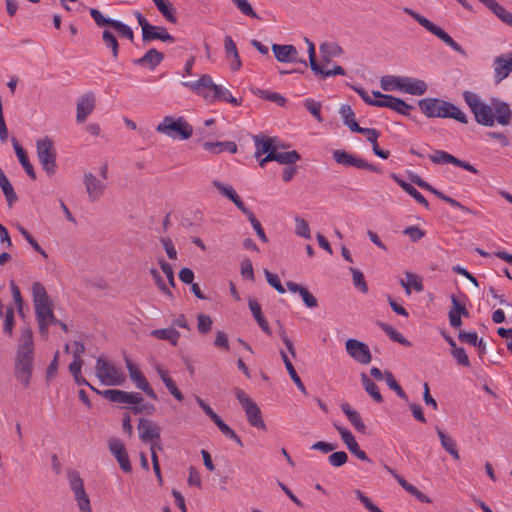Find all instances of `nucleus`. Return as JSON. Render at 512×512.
Segmentation results:
<instances>
[{"instance_id": "3", "label": "nucleus", "mask_w": 512, "mask_h": 512, "mask_svg": "<svg viewBox=\"0 0 512 512\" xmlns=\"http://www.w3.org/2000/svg\"><path fill=\"white\" fill-rule=\"evenodd\" d=\"M421 112L428 118H452L460 123H468L466 114L456 105L438 98H424L418 102Z\"/></svg>"}, {"instance_id": "44", "label": "nucleus", "mask_w": 512, "mask_h": 512, "mask_svg": "<svg viewBox=\"0 0 512 512\" xmlns=\"http://www.w3.org/2000/svg\"><path fill=\"white\" fill-rule=\"evenodd\" d=\"M102 40L106 47L111 49L113 58L117 59L119 54V43L115 35L109 30H104L102 33Z\"/></svg>"}, {"instance_id": "7", "label": "nucleus", "mask_w": 512, "mask_h": 512, "mask_svg": "<svg viewBox=\"0 0 512 512\" xmlns=\"http://www.w3.org/2000/svg\"><path fill=\"white\" fill-rule=\"evenodd\" d=\"M95 371L99 380L108 386L122 385L126 380L124 372L103 357L97 358Z\"/></svg>"}, {"instance_id": "34", "label": "nucleus", "mask_w": 512, "mask_h": 512, "mask_svg": "<svg viewBox=\"0 0 512 512\" xmlns=\"http://www.w3.org/2000/svg\"><path fill=\"white\" fill-rule=\"evenodd\" d=\"M203 148H204V150L209 151L214 154H219L223 151H228L232 154L237 152V145L233 141L205 142L203 144Z\"/></svg>"}, {"instance_id": "42", "label": "nucleus", "mask_w": 512, "mask_h": 512, "mask_svg": "<svg viewBox=\"0 0 512 512\" xmlns=\"http://www.w3.org/2000/svg\"><path fill=\"white\" fill-rule=\"evenodd\" d=\"M300 159V154L293 150L287 152H273V160L284 165H292Z\"/></svg>"}, {"instance_id": "1", "label": "nucleus", "mask_w": 512, "mask_h": 512, "mask_svg": "<svg viewBox=\"0 0 512 512\" xmlns=\"http://www.w3.org/2000/svg\"><path fill=\"white\" fill-rule=\"evenodd\" d=\"M34 371V341L29 327L21 329L14 362V377L24 387L30 386Z\"/></svg>"}, {"instance_id": "47", "label": "nucleus", "mask_w": 512, "mask_h": 512, "mask_svg": "<svg viewBox=\"0 0 512 512\" xmlns=\"http://www.w3.org/2000/svg\"><path fill=\"white\" fill-rule=\"evenodd\" d=\"M380 327L394 342L400 343L402 345H410V342L392 326L385 323H380Z\"/></svg>"}, {"instance_id": "62", "label": "nucleus", "mask_w": 512, "mask_h": 512, "mask_svg": "<svg viewBox=\"0 0 512 512\" xmlns=\"http://www.w3.org/2000/svg\"><path fill=\"white\" fill-rule=\"evenodd\" d=\"M350 271L352 273V279L355 287H357L361 292L367 293L368 286L363 273L356 268H350Z\"/></svg>"}, {"instance_id": "58", "label": "nucleus", "mask_w": 512, "mask_h": 512, "mask_svg": "<svg viewBox=\"0 0 512 512\" xmlns=\"http://www.w3.org/2000/svg\"><path fill=\"white\" fill-rule=\"evenodd\" d=\"M304 107L316 118L318 122L323 121L321 116L322 105L320 102H317L312 98H307L304 101Z\"/></svg>"}, {"instance_id": "60", "label": "nucleus", "mask_w": 512, "mask_h": 512, "mask_svg": "<svg viewBox=\"0 0 512 512\" xmlns=\"http://www.w3.org/2000/svg\"><path fill=\"white\" fill-rule=\"evenodd\" d=\"M125 392L126 391H122V390H118V389H107V390L100 392L99 394H101L104 398H106L107 400H109L111 402L124 403Z\"/></svg>"}, {"instance_id": "39", "label": "nucleus", "mask_w": 512, "mask_h": 512, "mask_svg": "<svg viewBox=\"0 0 512 512\" xmlns=\"http://www.w3.org/2000/svg\"><path fill=\"white\" fill-rule=\"evenodd\" d=\"M281 354V358L285 364V367L291 377V379L293 380V382L295 383V385L297 386V388L303 393V394H307V390L301 380V378L298 376L294 366L292 365L291 361L289 360L287 354L284 352V351H281L280 352Z\"/></svg>"}, {"instance_id": "61", "label": "nucleus", "mask_w": 512, "mask_h": 512, "mask_svg": "<svg viewBox=\"0 0 512 512\" xmlns=\"http://www.w3.org/2000/svg\"><path fill=\"white\" fill-rule=\"evenodd\" d=\"M90 15L99 27L110 26L113 27V23H115V19L106 18L98 9L91 8Z\"/></svg>"}, {"instance_id": "37", "label": "nucleus", "mask_w": 512, "mask_h": 512, "mask_svg": "<svg viewBox=\"0 0 512 512\" xmlns=\"http://www.w3.org/2000/svg\"><path fill=\"white\" fill-rule=\"evenodd\" d=\"M436 432L445 451H447L455 460H459L460 455L454 439L439 428L436 429Z\"/></svg>"}, {"instance_id": "48", "label": "nucleus", "mask_w": 512, "mask_h": 512, "mask_svg": "<svg viewBox=\"0 0 512 512\" xmlns=\"http://www.w3.org/2000/svg\"><path fill=\"white\" fill-rule=\"evenodd\" d=\"M243 214H245L248 218V220L250 221L253 229L255 230L257 236L263 241V242H267L268 239L266 237V234L264 232V229L262 228V225L261 223L257 220V218L255 217L254 213L249 210L248 208L242 212Z\"/></svg>"}, {"instance_id": "46", "label": "nucleus", "mask_w": 512, "mask_h": 512, "mask_svg": "<svg viewBox=\"0 0 512 512\" xmlns=\"http://www.w3.org/2000/svg\"><path fill=\"white\" fill-rule=\"evenodd\" d=\"M32 296H33L34 305L39 304V303H47L50 301L45 287L39 282L33 283Z\"/></svg>"}, {"instance_id": "30", "label": "nucleus", "mask_w": 512, "mask_h": 512, "mask_svg": "<svg viewBox=\"0 0 512 512\" xmlns=\"http://www.w3.org/2000/svg\"><path fill=\"white\" fill-rule=\"evenodd\" d=\"M142 39L143 42H150L153 40H160L163 42H174V37L167 32L166 28L161 26H155V29H144Z\"/></svg>"}, {"instance_id": "25", "label": "nucleus", "mask_w": 512, "mask_h": 512, "mask_svg": "<svg viewBox=\"0 0 512 512\" xmlns=\"http://www.w3.org/2000/svg\"><path fill=\"white\" fill-rule=\"evenodd\" d=\"M164 59V54L155 48L149 49L141 58L134 59V65L154 70Z\"/></svg>"}, {"instance_id": "38", "label": "nucleus", "mask_w": 512, "mask_h": 512, "mask_svg": "<svg viewBox=\"0 0 512 512\" xmlns=\"http://www.w3.org/2000/svg\"><path fill=\"white\" fill-rule=\"evenodd\" d=\"M405 276L406 280L401 279L400 282L407 295L411 294V288H413L417 292L423 291L424 286L422 284L421 279L417 275L411 272H406Z\"/></svg>"}, {"instance_id": "57", "label": "nucleus", "mask_w": 512, "mask_h": 512, "mask_svg": "<svg viewBox=\"0 0 512 512\" xmlns=\"http://www.w3.org/2000/svg\"><path fill=\"white\" fill-rule=\"evenodd\" d=\"M385 381L390 389H392L400 398L407 400V395L389 371L385 372Z\"/></svg>"}, {"instance_id": "32", "label": "nucleus", "mask_w": 512, "mask_h": 512, "mask_svg": "<svg viewBox=\"0 0 512 512\" xmlns=\"http://www.w3.org/2000/svg\"><path fill=\"white\" fill-rule=\"evenodd\" d=\"M12 145L15 150L16 156L19 159L20 164L24 168L25 172L29 177H31L33 180L36 179V173L34 171L33 166L29 162L28 156L22 146L19 144L18 140L16 138H12Z\"/></svg>"}, {"instance_id": "53", "label": "nucleus", "mask_w": 512, "mask_h": 512, "mask_svg": "<svg viewBox=\"0 0 512 512\" xmlns=\"http://www.w3.org/2000/svg\"><path fill=\"white\" fill-rule=\"evenodd\" d=\"M4 316H5V319H4V324H3V332L9 336H12L13 327L15 325L13 306H9L6 308Z\"/></svg>"}, {"instance_id": "21", "label": "nucleus", "mask_w": 512, "mask_h": 512, "mask_svg": "<svg viewBox=\"0 0 512 512\" xmlns=\"http://www.w3.org/2000/svg\"><path fill=\"white\" fill-rule=\"evenodd\" d=\"M139 437L142 442L157 440L160 441L161 429L159 425L149 419L141 418L138 424Z\"/></svg>"}, {"instance_id": "52", "label": "nucleus", "mask_w": 512, "mask_h": 512, "mask_svg": "<svg viewBox=\"0 0 512 512\" xmlns=\"http://www.w3.org/2000/svg\"><path fill=\"white\" fill-rule=\"evenodd\" d=\"M458 338L461 342L468 343L472 346H483V349L486 347L485 342L482 339H478L476 332L461 331L458 335Z\"/></svg>"}, {"instance_id": "56", "label": "nucleus", "mask_w": 512, "mask_h": 512, "mask_svg": "<svg viewBox=\"0 0 512 512\" xmlns=\"http://www.w3.org/2000/svg\"><path fill=\"white\" fill-rule=\"evenodd\" d=\"M434 195L437 198L445 201L446 203H448L449 205H451L454 208H458V209H460L463 212L468 213V214H472L473 213V211L470 208H468L467 206H464L463 204H461L457 200L453 199L452 197L445 195L444 193H442L439 190L434 191Z\"/></svg>"}, {"instance_id": "6", "label": "nucleus", "mask_w": 512, "mask_h": 512, "mask_svg": "<svg viewBox=\"0 0 512 512\" xmlns=\"http://www.w3.org/2000/svg\"><path fill=\"white\" fill-rule=\"evenodd\" d=\"M403 11L414 18L422 27L427 29L433 35L437 36L440 40H442L446 45H448L451 49L456 51L457 53L467 56L465 50L441 27L437 26L429 19L425 18L421 14L410 8H404Z\"/></svg>"}, {"instance_id": "31", "label": "nucleus", "mask_w": 512, "mask_h": 512, "mask_svg": "<svg viewBox=\"0 0 512 512\" xmlns=\"http://www.w3.org/2000/svg\"><path fill=\"white\" fill-rule=\"evenodd\" d=\"M491 10L499 19L512 27V13L506 10L496 0H478Z\"/></svg>"}, {"instance_id": "22", "label": "nucleus", "mask_w": 512, "mask_h": 512, "mask_svg": "<svg viewBox=\"0 0 512 512\" xmlns=\"http://www.w3.org/2000/svg\"><path fill=\"white\" fill-rule=\"evenodd\" d=\"M399 91L410 95L421 96L426 93L427 84L424 80L418 78L401 76Z\"/></svg>"}, {"instance_id": "5", "label": "nucleus", "mask_w": 512, "mask_h": 512, "mask_svg": "<svg viewBox=\"0 0 512 512\" xmlns=\"http://www.w3.org/2000/svg\"><path fill=\"white\" fill-rule=\"evenodd\" d=\"M156 131L174 140H187L193 134V127L184 117L165 116L156 126Z\"/></svg>"}, {"instance_id": "33", "label": "nucleus", "mask_w": 512, "mask_h": 512, "mask_svg": "<svg viewBox=\"0 0 512 512\" xmlns=\"http://www.w3.org/2000/svg\"><path fill=\"white\" fill-rule=\"evenodd\" d=\"M319 51L321 54L322 62L329 63L332 58L339 57L343 50L337 43L324 42L320 45Z\"/></svg>"}, {"instance_id": "10", "label": "nucleus", "mask_w": 512, "mask_h": 512, "mask_svg": "<svg viewBox=\"0 0 512 512\" xmlns=\"http://www.w3.org/2000/svg\"><path fill=\"white\" fill-rule=\"evenodd\" d=\"M67 478L79 510L81 512H92L90 498L85 492L84 482L80 474L75 470H68Z\"/></svg>"}, {"instance_id": "2", "label": "nucleus", "mask_w": 512, "mask_h": 512, "mask_svg": "<svg viewBox=\"0 0 512 512\" xmlns=\"http://www.w3.org/2000/svg\"><path fill=\"white\" fill-rule=\"evenodd\" d=\"M182 85L211 102L216 100L224 101L233 106H240L242 104V99L238 100L232 96L229 90L215 84L212 77L208 74L202 75L197 81L182 82Z\"/></svg>"}, {"instance_id": "13", "label": "nucleus", "mask_w": 512, "mask_h": 512, "mask_svg": "<svg viewBox=\"0 0 512 512\" xmlns=\"http://www.w3.org/2000/svg\"><path fill=\"white\" fill-rule=\"evenodd\" d=\"M373 96L375 98H381V101L376 103V107L389 108L404 116H408L410 111L414 108L412 105L407 104L400 98L394 97L392 95L382 94L379 91H373Z\"/></svg>"}, {"instance_id": "16", "label": "nucleus", "mask_w": 512, "mask_h": 512, "mask_svg": "<svg viewBox=\"0 0 512 512\" xmlns=\"http://www.w3.org/2000/svg\"><path fill=\"white\" fill-rule=\"evenodd\" d=\"M431 162L435 164H453L457 167H461L473 174H478L479 171L469 162L460 160L455 156L445 152L443 150H435L433 154L429 155Z\"/></svg>"}, {"instance_id": "50", "label": "nucleus", "mask_w": 512, "mask_h": 512, "mask_svg": "<svg viewBox=\"0 0 512 512\" xmlns=\"http://www.w3.org/2000/svg\"><path fill=\"white\" fill-rule=\"evenodd\" d=\"M401 76L386 75L380 80L381 88L384 91L399 90Z\"/></svg>"}, {"instance_id": "18", "label": "nucleus", "mask_w": 512, "mask_h": 512, "mask_svg": "<svg viewBox=\"0 0 512 512\" xmlns=\"http://www.w3.org/2000/svg\"><path fill=\"white\" fill-rule=\"evenodd\" d=\"M272 51L279 62L301 63L304 66H307V62L305 60L298 58V51L293 45L273 44Z\"/></svg>"}, {"instance_id": "64", "label": "nucleus", "mask_w": 512, "mask_h": 512, "mask_svg": "<svg viewBox=\"0 0 512 512\" xmlns=\"http://www.w3.org/2000/svg\"><path fill=\"white\" fill-rule=\"evenodd\" d=\"M451 354L459 365L470 367V360L464 348L456 346L454 349H451Z\"/></svg>"}, {"instance_id": "24", "label": "nucleus", "mask_w": 512, "mask_h": 512, "mask_svg": "<svg viewBox=\"0 0 512 512\" xmlns=\"http://www.w3.org/2000/svg\"><path fill=\"white\" fill-rule=\"evenodd\" d=\"M95 107V96L89 92L82 95L77 101L76 121L84 123Z\"/></svg>"}, {"instance_id": "54", "label": "nucleus", "mask_w": 512, "mask_h": 512, "mask_svg": "<svg viewBox=\"0 0 512 512\" xmlns=\"http://www.w3.org/2000/svg\"><path fill=\"white\" fill-rule=\"evenodd\" d=\"M159 12L162 14V16L171 23H176L177 19L175 16V8L173 7L172 3L168 0H166L164 3L159 5L157 7Z\"/></svg>"}, {"instance_id": "17", "label": "nucleus", "mask_w": 512, "mask_h": 512, "mask_svg": "<svg viewBox=\"0 0 512 512\" xmlns=\"http://www.w3.org/2000/svg\"><path fill=\"white\" fill-rule=\"evenodd\" d=\"M125 361L130 378L135 383L136 387L142 390L151 399L157 400V395L141 371L132 363L129 358H126Z\"/></svg>"}, {"instance_id": "12", "label": "nucleus", "mask_w": 512, "mask_h": 512, "mask_svg": "<svg viewBox=\"0 0 512 512\" xmlns=\"http://www.w3.org/2000/svg\"><path fill=\"white\" fill-rule=\"evenodd\" d=\"M36 320L39 326L40 335L47 339L49 335L48 327L51 324H56V317L54 316L51 301L47 303H39L34 305Z\"/></svg>"}, {"instance_id": "8", "label": "nucleus", "mask_w": 512, "mask_h": 512, "mask_svg": "<svg viewBox=\"0 0 512 512\" xmlns=\"http://www.w3.org/2000/svg\"><path fill=\"white\" fill-rule=\"evenodd\" d=\"M235 396L245 411L250 425L261 430H266V424L263 421L260 408L257 404L240 388L235 389Z\"/></svg>"}, {"instance_id": "11", "label": "nucleus", "mask_w": 512, "mask_h": 512, "mask_svg": "<svg viewBox=\"0 0 512 512\" xmlns=\"http://www.w3.org/2000/svg\"><path fill=\"white\" fill-rule=\"evenodd\" d=\"M333 159L337 164L345 167H355L358 169L370 170L376 173L382 172L378 166L370 164L365 159L356 157L345 150L338 149L333 151Z\"/></svg>"}, {"instance_id": "26", "label": "nucleus", "mask_w": 512, "mask_h": 512, "mask_svg": "<svg viewBox=\"0 0 512 512\" xmlns=\"http://www.w3.org/2000/svg\"><path fill=\"white\" fill-rule=\"evenodd\" d=\"M391 178L416 202L423 205L425 208H429V203L425 197L410 183L404 181L399 175L391 173Z\"/></svg>"}, {"instance_id": "45", "label": "nucleus", "mask_w": 512, "mask_h": 512, "mask_svg": "<svg viewBox=\"0 0 512 512\" xmlns=\"http://www.w3.org/2000/svg\"><path fill=\"white\" fill-rule=\"evenodd\" d=\"M344 124L352 131L355 132L353 125L358 124L355 120V113L352 110L351 106L345 104L340 107L339 111Z\"/></svg>"}, {"instance_id": "36", "label": "nucleus", "mask_w": 512, "mask_h": 512, "mask_svg": "<svg viewBox=\"0 0 512 512\" xmlns=\"http://www.w3.org/2000/svg\"><path fill=\"white\" fill-rule=\"evenodd\" d=\"M150 335L160 340H166L170 342L173 346L178 345V341L180 338V333L173 327L155 329L151 331Z\"/></svg>"}, {"instance_id": "43", "label": "nucleus", "mask_w": 512, "mask_h": 512, "mask_svg": "<svg viewBox=\"0 0 512 512\" xmlns=\"http://www.w3.org/2000/svg\"><path fill=\"white\" fill-rule=\"evenodd\" d=\"M252 92L254 93V95L258 96L259 98L269 100L271 102L276 103L279 106H284V104L286 103V99L277 92H271V91L263 90V89H259V88L252 90Z\"/></svg>"}, {"instance_id": "40", "label": "nucleus", "mask_w": 512, "mask_h": 512, "mask_svg": "<svg viewBox=\"0 0 512 512\" xmlns=\"http://www.w3.org/2000/svg\"><path fill=\"white\" fill-rule=\"evenodd\" d=\"M361 382L365 391L373 398L375 402H383V397L379 391L378 386L365 373L361 374Z\"/></svg>"}, {"instance_id": "41", "label": "nucleus", "mask_w": 512, "mask_h": 512, "mask_svg": "<svg viewBox=\"0 0 512 512\" xmlns=\"http://www.w3.org/2000/svg\"><path fill=\"white\" fill-rule=\"evenodd\" d=\"M333 425L340 434L342 441L346 444L350 452L354 451L356 448L359 447L354 435L351 433L350 430L337 423H334Z\"/></svg>"}, {"instance_id": "63", "label": "nucleus", "mask_w": 512, "mask_h": 512, "mask_svg": "<svg viewBox=\"0 0 512 512\" xmlns=\"http://www.w3.org/2000/svg\"><path fill=\"white\" fill-rule=\"evenodd\" d=\"M158 265L160 266L161 270L165 274L169 285L172 287H175V277H174V271L170 263H168L163 257L158 258L157 260Z\"/></svg>"}, {"instance_id": "23", "label": "nucleus", "mask_w": 512, "mask_h": 512, "mask_svg": "<svg viewBox=\"0 0 512 512\" xmlns=\"http://www.w3.org/2000/svg\"><path fill=\"white\" fill-rule=\"evenodd\" d=\"M490 102L493 107L495 121L502 126L509 125L512 120V110L509 103L498 98H491Z\"/></svg>"}, {"instance_id": "14", "label": "nucleus", "mask_w": 512, "mask_h": 512, "mask_svg": "<svg viewBox=\"0 0 512 512\" xmlns=\"http://www.w3.org/2000/svg\"><path fill=\"white\" fill-rule=\"evenodd\" d=\"M348 355L360 364H369L372 360L368 345L356 339H348L345 343Z\"/></svg>"}, {"instance_id": "28", "label": "nucleus", "mask_w": 512, "mask_h": 512, "mask_svg": "<svg viewBox=\"0 0 512 512\" xmlns=\"http://www.w3.org/2000/svg\"><path fill=\"white\" fill-rule=\"evenodd\" d=\"M214 187L225 197L230 199L236 207L241 211L244 212L247 207L245 206L244 202L241 200V198L238 196L236 191L233 189L232 186L224 185L218 180H214L213 182Z\"/></svg>"}, {"instance_id": "20", "label": "nucleus", "mask_w": 512, "mask_h": 512, "mask_svg": "<svg viewBox=\"0 0 512 512\" xmlns=\"http://www.w3.org/2000/svg\"><path fill=\"white\" fill-rule=\"evenodd\" d=\"M83 183L90 201L95 202L104 194L105 184L91 172L84 174Z\"/></svg>"}, {"instance_id": "29", "label": "nucleus", "mask_w": 512, "mask_h": 512, "mask_svg": "<svg viewBox=\"0 0 512 512\" xmlns=\"http://www.w3.org/2000/svg\"><path fill=\"white\" fill-rule=\"evenodd\" d=\"M341 410L357 432L362 434L366 433V426L358 411L353 409L347 402L341 404Z\"/></svg>"}, {"instance_id": "59", "label": "nucleus", "mask_w": 512, "mask_h": 512, "mask_svg": "<svg viewBox=\"0 0 512 512\" xmlns=\"http://www.w3.org/2000/svg\"><path fill=\"white\" fill-rule=\"evenodd\" d=\"M295 232L298 236H301L305 239L311 238L309 224L303 218H300V217L295 218Z\"/></svg>"}, {"instance_id": "19", "label": "nucleus", "mask_w": 512, "mask_h": 512, "mask_svg": "<svg viewBox=\"0 0 512 512\" xmlns=\"http://www.w3.org/2000/svg\"><path fill=\"white\" fill-rule=\"evenodd\" d=\"M493 67L494 81L499 84L512 72V53L497 56L494 59Z\"/></svg>"}, {"instance_id": "15", "label": "nucleus", "mask_w": 512, "mask_h": 512, "mask_svg": "<svg viewBox=\"0 0 512 512\" xmlns=\"http://www.w3.org/2000/svg\"><path fill=\"white\" fill-rule=\"evenodd\" d=\"M108 448L117 460L122 471L130 473L132 471V465L124 443L118 438L113 437L108 440Z\"/></svg>"}, {"instance_id": "51", "label": "nucleus", "mask_w": 512, "mask_h": 512, "mask_svg": "<svg viewBox=\"0 0 512 512\" xmlns=\"http://www.w3.org/2000/svg\"><path fill=\"white\" fill-rule=\"evenodd\" d=\"M150 274L155 282V285L157 286V288L166 296H168L169 298H172L173 297V294L172 292L170 291L169 287L165 284L163 278L161 277L160 275V272L152 267L150 269Z\"/></svg>"}, {"instance_id": "4", "label": "nucleus", "mask_w": 512, "mask_h": 512, "mask_svg": "<svg viewBox=\"0 0 512 512\" xmlns=\"http://www.w3.org/2000/svg\"><path fill=\"white\" fill-rule=\"evenodd\" d=\"M463 99L474 115L475 121L483 126L492 127L495 124L493 107L484 103L480 96L471 91L463 92Z\"/></svg>"}, {"instance_id": "35", "label": "nucleus", "mask_w": 512, "mask_h": 512, "mask_svg": "<svg viewBox=\"0 0 512 512\" xmlns=\"http://www.w3.org/2000/svg\"><path fill=\"white\" fill-rule=\"evenodd\" d=\"M255 142V157L259 159L263 154L268 155L269 152H275L276 146L273 144V138L269 137H254Z\"/></svg>"}, {"instance_id": "9", "label": "nucleus", "mask_w": 512, "mask_h": 512, "mask_svg": "<svg viewBox=\"0 0 512 512\" xmlns=\"http://www.w3.org/2000/svg\"><path fill=\"white\" fill-rule=\"evenodd\" d=\"M37 156L42 165V168L49 176L55 174L57 169L56 164V151L53 142L48 137L40 139L36 143Z\"/></svg>"}, {"instance_id": "49", "label": "nucleus", "mask_w": 512, "mask_h": 512, "mask_svg": "<svg viewBox=\"0 0 512 512\" xmlns=\"http://www.w3.org/2000/svg\"><path fill=\"white\" fill-rule=\"evenodd\" d=\"M214 423L226 437L235 441L239 446H243V442L236 434V432L232 428H230L221 418H219Z\"/></svg>"}, {"instance_id": "55", "label": "nucleus", "mask_w": 512, "mask_h": 512, "mask_svg": "<svg viewBox=\"0 0 512 512\" xmlns=\"http://www.w3.org/2000/svg\"><path fill=\"white\" fill-rule=\"evenodd\" d=\"M18 230L19 232L21 233V235L26 239V241L32 246V248L38 252L41 256H43L44 258H47L48 255L47 253L45 252L44 249H42V247L38 244V242L34 239V237L28 232V230L26 228H24L23 226H19L18 227Z\"/></svg>"}, {"instance_id": "27", "label": "nucleus", "mask_w": 512, "mask_h": 512, "mask_svg": "<svg viewBox=\"0 0 512 512\" xmlns=\"http://www.w3.org/2000/svg\"><path fill=\"white\" fill-rule=\"evenodd\" d=\"M224 49L226 53L227 59L230 60V67L233 71H237L241 68V60L237 50L236 43L231 38V36H226L224 38Z\"/></svg>"}]
</instances>
